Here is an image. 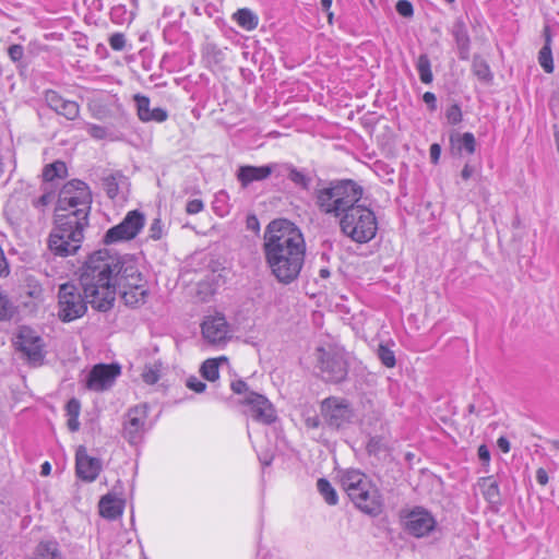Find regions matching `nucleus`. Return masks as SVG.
I'll return each mask as SVG.
<instances>
[{
  "label": "nucleus",
  "instance_id": "obj_10",
  "mask_svg": "<svg viewBox=\"0 0 559 559\" xmlns=\"http://www.w3.org/2000/svg\"><path fill=\"white\" fill-rule=\"evenodd\" d=\"M58 298L59 318L64 322L81 318L87 309L86 304H91L86 295L84 294L83 298L80 289L70 283L60 286Z\"/></svg>",
  "mask_w": 559,
  "mask_h": 559
},
{
  "label": "nucleus",
  "instance_id": "obj_14",
  "mask_svg": "<svg viewBox=\"0 0 559 559\" xmlns=\"http://www.w3.org/2000/svg\"><path fill=\"white\" fill-rule=\"evenodd\" d=\"M201 332L209 344L217 346L225 344L230 337V326L221 313L205 317L201 325Z\"/></svg>",
  "mask_w": 559,
  "mask_h": 559
},
{
  "label": "nucleus",
  "instance_id": "obj_15",
  "mask_svg": "<svg viewBox=\"0 0 559 559\" xmlns=\"http://www.w3.org/2000/svg\"><path fill=\"white\" fill-rule=\"evenodd\" d=\"M121 369L117 364H98L95 365L86 377V386L93 391H104L109 389Z\"/></svg>",
  "mask_w": 559,
  "mask_h": 559
},
{
  "label": "nucleus",
  "instance_id": "obj_36",
  "mask_svg": "<svg viewBox=\"0 0 559 559\" xmlns=\"http://www.w3.org/2000/svg\"><path fill=\"white\" fill-rule=\"evenodd\" d=\"M416 69L423 83L429 84L433 80L431 63L427 55H420L416 62Z\"/></svg>",
  "mask_w": 559,
  "mask_h": 559
},
{
  "label": "nucleus",
  "instance_id": "obj_20",
  "mask_svg": "<svg viewBox=\"0 0 559 559\" xmlns=\"http://www.w3.org/2000/svg\"><path fill=\"white\" fill-rule=\"evenodd\" d=\"M280 164L273 163L263 166H240L237 171V179L242 187H248L253 181H262L276 173Z\"/></svg>",
  "mask_w": 559,
  "mask_h": 559
},
{
  "label": "nucleus",
  "instance_id": "obj_56",
  "mask_svg": "<svg viewBox=\"0 0 559 559\" xmlns=\"http://www.w3.org/2000/svg\"><path fill=\"white\" fill-rule=\"evenodd\" d=\"M333 0H321L322 9L328 13L329 21H332L333 13L330 11Z\"/></svg>",
  "mask_w": 559,
  "mask_h": 559
},
{
  "label": "nucleus",
  "instance_id": "obj_43",
  "mask_svg": "<svg viewBox=\"0 0 559 559\" xmlns=\"http://www.w3.org/2000/svg\"><path fill=\"white\" fill-rule=\"evenodd\" d=\"M148 236L153 240H159L164 236V224L160 218H155L152 222L148 228Z\"/></svg>",
  "mask_w": 559,
  "mask_h": 559
},
{
  "label": "nucleus",
  "instance_id": "obj_16",
  "mask_svg": "<svg viewBox=\"0 0 559 559\" xmlns=\"http://www.w3.org/2000/svg\"><path fill=\"white\" fill-rule=\"evenodd\" d=\"M243 403L250 406V415L255 421L265 425H270L275 421V409L265 396L255 392H250L243 397Z\"/></svg>",
  "mask_w": 559,
  "mask_h": 559
},
{
  "label": "nucleus",
  "instance_id": "obj_63",
  "mask_svg": "<svg viewBox=\"0 0 559 559\" xmlns=\"http://www.w3.org/2000/svg\"><path fill=\"white\" fill-rule=\"evenodd\" d=\"M554 445L556 449H559V440L554 441Z\"/></svg>",
  "mask_w": 559,
  "mask_h": 559
},
{
  "label": "nucleus",
  "instance_id": "obj_34",
  "mask_svg": "<svg viewBox=\"0 0 559 559\" xmlns=\"http://www.w3.org/2000/svg\"><path fill=\"white\" fill-rule=\"evenodd\" d=\"M317 489L328 504L335 506L337 503L338 496L329 480L325 478H319L317 481Z\"/></svg>",
  "mask_w": 559,
  "mask_h": 559
},
{
  "label": "nucleus",
  "instance_id": "obj_55",
  "mask_svg": "<svg viewBox=\"0 0 559 559\" xmlns=\"http://www.w3.org/2000/svg\"><path fill=\"white\" fill-rule=\"evenodd\" d=\"M497 444L499 447V449L503 452V453H508L510 451V442L508 441L507 438L504 437H500L498 440H497Z\"/></svg>",
  "mask_w": 559,
  "mask_h": 559
},
{
  "label": "nucleus",
  "instance_id": "obj_41",
  "mask_svg": "<svg viewBox=\"0 0 559 559\" xmlns=\"http://www.w3.org/2000/svg\"><path fill=\"white\" fill-rule=\"evenodd\" d=\"M462 110L457 104L451 105L445 111V118L452 126H456L462 121Z\"/></svg>",
  "mask_w": 559,
  "mask_h": 559
},
{
  "label": "nucleus",
  "instance_id": "obj_26",
  "mask_svg": "<svg viewBox=\"0 0 559 559\" xmlns=\"http://www.w3.org/2000/svg\"><path fill=\"white\" fill-rule=\"evenodd\" d=\"M544 38H545V44L538 52V63L546 73H552L554 72V59H552V51H551L552 38H551V34H550L548 27H545V29H544Z\"/></svg>",
  "mask_w": 559,
  "mask_h": 559
},
{
  "label": "nucleus",
  "instance_id": "obj_38",
  "mask_svg": "<svg viewBox=\"0 0 559 559\" xmlns=\"http://www.w3.org/2000/svg\"><path fill=\"white\" fill-rule=\"evenodd\" d=\"M473 73L484 82H489L492 79V74L487 62L480 58H474L472 64Z\"/></svg>",
  "mask_w": 559,
  "mask_h": 559
},
{
  "label": "nucleus",
  "instance_id": "obj_2",
  "mask_svg": "<svg viewBox=\"0 0 559 559\" xmlns=\"http://www.w3.org/2000/svg\"><path fill=\"white\" fill-rule=\"evenodd\" d=\"M263 253L272 275L282 284L294 282L304 265L306 243L299 228L287 219L272 221L263 237Z\"/></svg>",
  "mask_w": 559,
  "mask_h": 559
},
{
  "label": "nucleus",
  "instance_id": "obj_17",
  "mask_svg": "<svg viewBox=\"0 0 559 559\" xmlns=\"http://www.w3.org/2000/svg\"><path fill=\"white\" fill-rule=\"evenodd\" d=\"M340 483L350 501L366 487L370 488L371 478L356 468L343 469L338 473Z\"/></svg>",
  "mask_w": 559,
  "mask_h": 559
},
{
  "label": "nucleus",
  "instance_id": "obj_9",
  "mask_svg": "<svg viewBox=\"0 0 559 559\" xmlns=\"http://www.w3.org/2000/svg\"><path fill=\"white\" fill-rule=\"evenodd\" d=\"M153 421L148 418V405L139 404L128 409L123 416L122 436L130 444H139L144 435L152 429Z\"/></svg>",
  "mask_w": 559,
  "mask_h": 559
},
{
  "label": "nucleus",
  "instance_id": "obj_49",
  "mask_svg": "<svg viewBox=\"0 0 559 559\" xmlns=\"http://www.w3.org/2000/svg\"><path fill=\"white\" fill-rule=\"evenodd\" d=\"M187 386L197 393H201L205 390L206 384L197 377H189L187 380Z\"/></svg>",
  "mask_w": 559,
  "mask_h": 559
},
{
  "label": "nucleus",
  "instance_id": "obj_24",
  "mask_svg": "<svg viewBox=\"0 0 559 559\" xmlns=\"http://www.w3.org/2000/svg\"><path fill=\"white\" fill-rule=\"evenodd\" d=\"M477 486L484 497V499L489 503L490 509L493 511H498L501 506V496L498 481L492 477H481Z\"/></svg>",
  "mask_w": 559,
  "mask_h": 559
},
{
  "label": "nucleus",
  "instance_id": "obj_23",
  "mask_svg": "<svg viewBox=\"0 0 559 559\" xmlns=\"http://www.w3.org/2000/svg\"><path fill=\"white\" fill-rule=\"evenodd\" d=\"M103 186L106 194L115 199H126L129 190V181L121 173H115L104 178Z\"/></svg>",
  "mask_w": 559,
  "mask_h": 559
},
{
  "label": "nucleus",
  "instance_id": "obj_58",
  "mask_svg": "<svg viewBox=\"0 0 559 559\" xmlns=\"http://www.w3.org/2000/svg\"><path fill=\"white\" fill-rule=\"evenodd\" d=\"M247 227L252 230L259 229V222L255 216H249L247 219Z\"/></svg>",
  "mask_w": 559,
  "mask_h": 559
},
{
  "label": "nucleus",
  "instance_id": "obj_47",
  "mask_svg": "<svg viewBox=\"0 0 559 559\" xmlns=\"http://www.w3.org/2000/svg\"><path fill=\"white\" fill-rule=\"evenodd\" d=\"M204 209V203L200 199L189 200L186 205V212L190 215L198 214Z\"/></svg>",
  "mask_w": 559,
  "mask_h": 559
},
{
  "label": "nucleus",
  "instance_id": "obj_59",
  "mask_svg": "<svg viewBox=\"0 0 559 559\" xmlns=\"http://www.w3.org/2000/svg\"><path fill=\"white\" fill-rule=\"evenodd\" d=\"M319 425H320V419L318 417H316V416L314 417H309V418L306 419V426L308 428L314 429V428H318Z\"/></svg>",
  "mask_w": 559,
  "mask_h": 559
},
{
  "label": "nucleus",
  "instance_id": "obj_13",
  "mask_svg": "<svg viewBox=\"0 0 559 559\" xmlns=\"http://www.w3.org/2000/svg\"><path fill=\"white\" fill-rule=\"evenodd\" d=\"M437 526L435 516L423 507H415L404 515L405 531L417 538L429 535Z\"/></svg>",
  "mask_w": 559,
  "mask_h": 559
},
{
  "label": "nucleus",
  "instance_id": "obj_29",
  "mask_svg": "<svg viewBox=\"0 0 559 559\" xmlns=\"http://www.w3.org/2000/svg\"><path fill=\"white\" fill-rule=\"evenodd\" d=\"M228 359L225 356L218 358H210L206 359L201 366V374L204 379L209 381H215L218 379V369L222 364H227Z\"/></svg>",
  "mask_w": 559,
  "mask_h": 559
},
{
  "label": "nucleus",
  "instance_id": "obj_8",
  "mask_svg": "<svg viewBox=\"0 0 559 559\" xmlns=\"http://www.w3.org/2000/svg\"><path fill=\"white\" fill-rule=\"evenodd\" d=\"M320 414L324 424L335 430H344L357 420L352 403L341 396H329L320 404Z\"/></svg>",
  "mask_w": 559,
  "mask_h": 559
},
{
  "label": "nucleus",
  "instance_id": "obj_33",
  "mask_svg": "<svg viewBox=\"0 0 559 559\" xmlns=\"http://www.w3.org/2000/svg\"><path fill=\"white\" fill-rule=\"evenodd\" d=\"M80 409H81V405L78 400L71 399L67 403V407H66L67 416H68L67 426L70 431H76L80 428V421H79Z\"/></svg>",
  "mask_w": 559,
  "mask_h": 559
},
{
  "label": "nucleus",
  "instance_id": "obj_4",
  "mask_svg": "<svg viewBox=\"0 0 559 559\" xmlns=\"http://www.w3.org/2000/svg\"><path fill=\"white\" fill-rule=\"evenodd\" d=\"M87 224L75 217L56 214V226L48 240L50 251L60 257L75 253L81 247Z\"/></svg>",
  "mask_w": 559,
  "mask_h": 559
},
{
  "label": "nucleus",
  "instance_id": "obj_54",
  "mask_svg": "<svg viewBox=\"0 0 559 559\" xmlns=\"http://www.w3.org/2000/svg\"><path fill=\"white\" fill-rule=\"evenodd\" d=\"M478 457L481 462L487 463L490 460V452L488 448L483 444L478 448Z\"/></svg>",
  "mask_w": 559,
  "mask_h": 559
},
{
  "label": "nucleus",
  "instance_id": "obj_28",
  "mask_svg": "<svg viewBox=\"0 0 559 559\" xmlns=\"http://www.w3.org/2000/svg\"><path fill=\"white\" fill-rule=\"evenodd\" d=\"M452 34L459 49L460 58L466 60L469 55V37L464 24L456 23L453 26Z\"/></svg>",
  "mask_w": 559,
  "mask_h": 559
},
{
  "label": "nucleus",
  "instance_id": "obj_35",
  "mask_svg": "<svg viewBox=\"0 0 559 559\" xmlns=\"http://www.w3.org/2000/svg\"><path fill=\"white\" fill-rule=\"evenodd\" d=\"M67 175V166L63 162L57 160L47 165L43 170L45 181H52L56 178H62Z\"/></svg>",
  "mask_w": 559,
  "mask_h": 559
},
{
  "label": "nucleus",
  "instance_id": "obj_18",
  "mask_svg": "<svg viewBox=\"0 0 559 559\" xmlns=\"http://www.w3.org/2000/svg\"><path fill=\"white\" fill-rule=\"evenodd\" d=\"M357 509L369 515H378L382 511L383 499L379 488L372 481L370 488H365L352 500Z\"/></svg>",
  "mask_w": 559,
  "mask_h": 559
},
{
  "label": "nucleus",
  "instance_id": "obj_61",
  "mask_svg": "<svg viewBox=\"0 0 559 559\" xmlns=\"http://www.w3.org/2000/svg\"><path fill=\"white\" fill-rule=\"evenodd\" d=\"M50 469H51V466H50L49 462H45V463L41 465L40 474H41V475H44V476H47V475H49Z\"/></svg>",
  "mask_w": 559,
  "mask_h": 559
},
{
  "label": "nucleus",
  "instance_id": "obj_6",
  "mask_svg": "<svg viewBox=\"0 0 559 559\" xmlns=\"http://www.w3.org/2000/svg\"><path fill=\"white\" fill-rule=\"evenodd\" d=\"M92 204V193L88 186L81 180L67 182L59 192L56 214L71 216L87 222Z\"/></svg>",
  "mask_w": 559,
  "mask_h": 559
},
{
  "label": "nucleus",
  "instance_id": "obj_21",
  "mask_svg": "<svg viewBox=\"0 0 559 559\" xmlns=\"http://www.w3.org/2000/svg\"><path fill=\"white\" fill-rule=\"evenodd\" d=\"M45 100L50 109L69 120H74L79 117L80 107L78 103L63 98L55 91H47L45 94Z\"/></svg>",
  "mask_w": 559,
  "mask_h": 559
},
{
  "label": "nucleus",
  "instance_id": "obj_52",
  "mask_svg": "<svg viewBox=\"0 0 559 559\" xmlns=\"http://www.w3.org/2000/svg\"><path fill=\"white\" fill-rule=\"evenodd\" d=\"M423 100L429 106L430 110H436L437 108V98L436 95L431 92H426L423 95Z\"/></svg>",
  "mask_w": 559,
  "mask_h": 559
},
{
  "label": "nucleus",
  "instance_id": "obj_19",
  "mask_svg": "<svg viewBox=\"0 0 559 559\" xmlns=\"http://www.w3.org/2000/svg\"><path fill=\"white\" fill-rule=\"evenodd\" d=\"M75 467L81 479L93 481L99 475L102 463L98 459L90 456L84 447H79L75 453Z\"/></svg>",
  "mask_w": 559,
  "mask_h": 559
},
{
  "label": "nucleus",
  "instance_id": "obj_32",
  "mask_svg": "<svg viewBox=\"0 0 559 559\" xmlns=\"http://www.w3.org/2000/svg\"><path fill=\"white\" fill-rule=\"evenodd\" d=\"M276 173L286 174L289 180L301 188H307L310 182V179L302 171L298 170L292 165L280 164V168Z\"/></svg>",
  "mask_w": 559,
  "mask_h": 559
},
{
  "label": "nucleus",
  "instance_id": "obj_25",
  "mask_svg": "<svg viewBox=\"0 0 559 559\" xmlns=\"http://www.w3.org/2000/svg\"><path fill=\"white\" fill-rule=\"evenodd\" d=\"M123 508V500L111 493L104 496L99 501V513L103 518L108 520L118 519L122 514Z\"/></svg>",
  "mask_w": 559,
  "mask_h": 559
},
{
  "label": "nucleus",
  "instance_id": "obj_1",
  "mask_svg": "<svg viewBox=\"0 0 559 559\" xmlns=\"http://www.w3.org/2000/svg\"><path fill=\"white\" fill-rule=\"evenodd\" d=\"M80 280L87 300L99 311L111 308L117 293L129 307L144 304L148 294L147 283L136 261L107 250L96 251L88 257Z\"/></svg>",
  "mask_w": 559,
  "mask_h": 559
},
{
  "label": "nucleus",
  "instance_id": "obj_22",
  "mask_svg": "<svg viewBox=\"0 0 559 559\" xmlns=\"http://www.w3.org/2000/svg\"><path fill=\"white\" fill-rule=\"evenodd\" d=\"M133 99L135 102L138 117L142 122H164L167 120V110L160 107L151 109L148 97L141 94H135Z\"/></svg>",
  "mask_w": 559,
  "mask_h": 559
},
{
  "label": "nucleus",
  "instance_id": "obj_44",
  "mask_svg": "<svg viewBox=\"0 0 559 559\" xmlns=\"http://www.w3.org/2000/svg\"><path fill=\"white\" fill-rule=\"evenodd\" d=\"M109 46L116 51H121L126 47V37L122 33H115L109 37Z\"/></svg>",
  "mask_w": 559,
  "mask_h": 559
},
{
  "label": "nucleus",
  "instance_id": "obj_50",
  "mask_svg": "<svg viewBox=\"0 0 559 559\" xmlns=\"http://www.w3.org/2000/svg\"><path fill=\"white\" fill-rule=\"evenodd\" d=\"M231 390L236 394H245V396H247L250 393L248 391L247 383L242 380H237V381L231 382Z\"/></svg>",
  "mask_w": 559,
  "mask_h": 559
},
{
  "label": "nucleus",
  "instance_id": "obj_11",
  "mask_svg": "<svg viewBox=\"0 0 559 559\" xmlns=\"http://www.w3.org/2000/svg\"><path fill=\"white\" fill-rule=\"evenodd\" d=\"M145 216L138 210L130 211L123 221L109 228L104 236V241L107 245L116 243L119 241L131 240L138 236L144 227Z\"/></svg>",
  "mask_w": 559,
  "mask_h": 559
},
{
  "label": "nucleus",
  "instance_id": "obj_62",
  "mask_svg": "<svg viewBox=\"0 0 559 559\" xmlns=\"http://www.w3.org/2000/svg\"><path fill=\"white\" fill-rule=\"evenodd\" d=\"M374 448V444L372 443V440L368 444V451L371 452Z\"/></svg>",
  "mask_w": 559,
  "mask_h": 559
},
{
  "label": "nucleus",
  "instance_id": "obj_5",
  "mask_svg": "<svg viewBox=\"0 0 559 559\" xmlns=\"http://www.w3.org/2000/svg\"><path fill=\"white\" fill-rule=\"evenodd\" d=\"M338 224L342 234L357 243L369 242L378 230L374 212L360 201L338 219Z\"/></svg>",
  "mask_w": 559,
  "mask_h": 559
},
{
  "label": "nucleus",
  "instance_id": "obj_30",
  "mask_svg": "<svg viewBox=\"0 0 559 559\" xmlns=\"http://www.w3.org/2000/svg\"><path fill=\"white\" fill-rule=\"evenodd\" d=\"M38 559H62L56 540L40 542L36 548Z\"/></svg>",
  "mask_w": 559,
  "mask_h": 559
},
{
  "label": "nucleus",
  "instance_id": "obj_31",
  "mask_svg": "<svg viewBox=\"0 0 559 559\" xmlns=\"http://www.w3.org/2000/svg\"><path fill=\"white\" fill-rule=\"evenodd\" d=\"M236 23L246 31H252L258 26V16L249 9H239L234 14Z\"/></svg>",
  "mask_w": 559,
  "mask_h": 559
},
{
  "label": "nucleus",
  "instance_id": "obj_45",
  "mask_svg": "<svg viewBox=\"0 0 559 559\" xmlns=\"http://www.w3.org/2000/svg\"><path fill=\"white\" fill-rule=\"evenodd\" d=\"M395 8L396 12L404 17H409L414 13L413 4L407 0H399Z\"/></svg>",
  "mask_w": 559,
  "mask_h": 559
},
{
  "label": "nucleus",
  "instance_id": "obj_12",
  "mask_svg": "<svg viewBox=\"0 0 559 559\" xmlns=\"http://www.w3.org/2000/svg\"><path fill=\"white\" fill-rule=\"evenodd\" d=\"M14 344L29 364L37 366L43 362L45 357L43 340L31 328L21 326L15 336Z\"/></svg>",
  "mask_w": 559,
  "mask_h": 559
},
{
  "label": "nucleus",
  "instance_id": "obj_46",
  "mask_svg": "<svg viewBox=\"0 0 559 559\" xmlns=\"http://www.w3.org/2000/svg\"><path fill=\"white\" fill-rule=\"evenodd\" d=\"M55 199V194L49 191H45L38 199L33 201V204L36 209L43 210L48 204H50Z\"/></svg>",
  "mask_w": 559,
  "mask_h": 559
},
{
  "label": "nucleus",
  "instance_id": "obj_48",
  "mask_svg": "<svg viewBox=\"0 0 559 559\" xmlns=\"http://www.w3.org/2000/svg\"><path fill=\"white\" fill-rule=\"evenodd\" d=\"M8 55L13 62L20 61L24 56V48L21 45H11L8 49Z\"/></svg>",
  "mask_w": 559,
  "mask_h": 559
},
{
  "label": "nucleus",
  "instance_id": "obj_27",
  "mask_svg": "<svg viewBox=\"0 0 559 559\" xmlns=\"http://www.w3.org/2000/svg\"><path fill=\"white\" fill-rule=\"evenodd\" d=\"M450 142L452 147L459 153L464 151L467 154H473L476 150V140L474 134L471 132H465L463 134H452L450 136Z\"/></svg>",
  "mask_w": 559,
  "mask_h": 559
},
{
  "label": "nucleus",
  "instance_id": "obj_64",
  "mask_svg": "<svg viewBox=\"0 0 559 559\" xmlns=\"http://www.w3.org/2000/svg\"><path fill=\"white\" fill-rule=\"evenodd\" d=\"M38 294H39V292L34 290V292L31 293V296L37 297Z\"/></svg>",
  "mask_w": 559,
  "mask_h": 559
},
{
  "label": "nucleus",
  "instance_id": "obj_37",
  "mask_svg": "<svg viewBox=\"0 0 559 559\" xmlns=\"http://www.w3.org/2000/svg\"><path fill=\"white\" fill-rule=\"evenodd\" d=\"M160 372L162 364L154 361L144 366L141 377L146 384H155L160 378Z\"/></svg>",
  "mask_w": 559,
  "mask_h": 559
},
{
  "label": "nucleus",
  "instance_id": "obj_3",
  "mask_svg": "<svg viewBox=\"0 0 559 559\" xmlns=\"http://www.w3.org/2000/svg\"><path fill=\"white\" fill-rule=\"evenodd\" d=\"M362 198V188L353 180H333L316 188L313 193L318 211L340 219Z\"/></svg>",
  "mask_w": 559,
  "mask_h": 559
},
{
  "label": "nucleus",
  "instance_id": "obj_42",
  "mask_svg": "<svg viewBox=\"0 0 559 559\" xmlns=\"http://www.w3.org/2000/svg\"><path fill=\"white\" fill-rule=\"evenodd\" d=\"M87 133L96 140H103L107 136L108 132L107 129L103 126L94 124V123H86L85 124Z\"/></svg>",
  "mask_w": 559,
  "mask_h": 559
},
{
  "label": "nucleus",
  "instance_id": "obj_51",
  "mask_svg": "<svg viewBox=\"0 0 559 559\" xmlns=\"http://www.w3.org/2000/svg\"><path fill=\"white\" fill-rule=\"evenodd\" d=\"M429 154L431 163L437 164L441 155V146L437 143L431 144Z\"/></svg>",
  "mask_w": 559,
  "mask_h": 559
},
{
  "label": "nucleus",
  "instance_id": "obj_39",
  "mask_svg": "<svg viewBox=\"0 0 559 559\" xmlns=\"http://www.w3.org/2000/svg\"><path fill=\"white\" fill-rule=\"evenodd\" d=\"M15 313V307L10 301L9 297L0 292V320L5 321L13 318Z\"/></svg>",
  "mask_w": 559,
  "mask_h": 559
},
{
  "label": "nucleus",
  "instance_id": "obj_53",
  "mask_svg": "<svg viewBox=\"0 0 559 559\" xmlns=\"http://www.w3.org/2000/svg\"><path fill=\"white\" fill-rule=\"evenodd\" d=\"M536 480L539 485L542 486H545L548 484L549 481V476H548V473L545 468L543 467H539L537 471H536Z\"/></svg>",
  "mask_w": 559,
  "mask_h": 559
},
{
  "label": "nucleus",
  "instance_id": "obj_40",
  "mask_svg": "<svg viewBox=\"0 0 559 559\" xmlns=\"http://www.w3.org/2000/svg\"><path fill=\"white\" fill-rule=\"evenodd\" d=\"M378 357L385 367L393 368L395 366L396 360L394 352L388 348L385 345L381 344L379 346Z\"/></svg>",
  "mask_w": 559,
  "mask_h": 559
},
{
  "label": "nucleus",
  "instance_id": "obj_7",
  "mask_svg": "<svg viewBox=\"0 0 559 559\" xmlns=\"http://www.w3.org/2000/svg\"><path fill=\"white\" fill-rule=\"evenodd\" d=\"M314 369L322 380L332 383L344 381L348 373V364L344 350L334 344L316 347L313 354Z\"/></svg>",
  "mask_w": 559,
  "mask_h": 559
},
{
  "label": "nucleus",
  "instance_id": "obj_60",
  "mask_svg": "<svg viewBox=\"0 0 559 559\" xmlns=\"http://www.w3.org/2000/svg\"><path fill=\"white\" fill-rule=\"evenodd\" d=\"M259 459L263 465H270L273 461V456L271 454L259 455Z\"/></svg>",
  "mask_w": 559,
  "mask_h": 559
},
{
  "label": "nucleus",
  "instance_id": "obj_57",
  "mask_svg": "<svg viewBox=\"0 0 559 559\" xmlns=\"http://www.w3.org/2000/svg\"><path fill=\"white\" fill-rule=\"evenodd\" d=\"M474 169L468 164H466L461 171V177L464 180H468L472 177Z\"/></svg>",
  "mask_w": 559,
  "mask_h": 559
}]
</instances>
